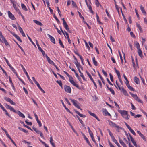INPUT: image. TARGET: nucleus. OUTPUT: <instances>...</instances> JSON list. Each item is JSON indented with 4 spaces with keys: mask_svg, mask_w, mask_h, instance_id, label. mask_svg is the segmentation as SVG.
<instances>
[{
    "mask_svg": "<svg viewBox=\"0 0 147 147\" xmlns=\"http://www.w3.org/2000/svg\"><path fill=\"white\" fill-rule=\"evenodd\" d=\"M109 125L112 127H118V125L112 121H109Z\"/></svg>",
    "mask_w": 147,
    "mask_h": 147,
    "instance_id": "obj_12",
    "label": "nucleus"
},
{
    "mask_svg": "<svg viewBox=\"0 0 147 147\" xmlns=\"http://www.w3.org/2000/svg\"><path fill=\"white\" fill-rule=\"evenodd\" d=\"M96 18H97V21L98 22V23L99 24H102V22L100 21L99 20V16H98L97 13H96Z\"/></svg>",
    "mask_w": 147,
    "mask_h": 147,
    "instance_id": "obj_45",
    "label": "nucleus"
},
{
    "mask_svg": "<svg viewBox=\"0 0 147 147\" xmlns=\"http://www.w3.org/2000/svg\"><path fill=\"white\" fill-rule=\"evenodd\" d=\"M69 78V81L73 85L77 87V88L80 89V88L79 85L75 83L74 81L73 80V78L71 76H69V77H68Z\"/></svg>",
    "mask_w": 147,
    "mask_h": 147,
    "instance_id": "obj_2",
    "label": "nucleus"
},
{
    "mask_svg": "<svg viewBox=\"0 0 147 147\" xmlns=\"http://www.w3.org/2000/svg\"><path fill=\"white\" fill-rule=\"evenodd\" d=\"M14 41L17 44V45H18V47L20 48V49H21L22 51H23L25 54V52L23 49V48L21 47V46L15 40H14Z\"/></svg>",
    "mask_w": 147,
    "mask_h": 147,
    "instance_id": "obj_35",
    "label": "nucleus"
},
{
    "mask_svg": "<svg viewBox=\"0 0 147 147\" xmlns=\"http://www.w3.org/2000/svg\"><path fill=\"white\" fill-rule=\"evenodd\" d=\"M37 86L42 92L44 93H45V92L43 90V89L41 87L39 84H38Z\"/></svg>",
    "mask_w": 147,
    "mask_h": 147,
    "instance_id": "obj_38",
    "label": "nucleus"
},
{
    "mask_svg": "<svg viewBox=\"0 0 147 147\" xmlns=\"http://www.w3.org/2000/svg\"><path fill=\"white\" fill-rule=\"evenodd\" d=\"M129 130L134 135H136V134L134 131L130 127L129 129Z\"/></svg>",
    "mask_w": 147,
    "mask_h": 147,
    "instance_id": "obj_44",
    "label": "nucleus"
},
{
    "mask_svg": "<svg viewBox=\"0 0 147 147\" xmlns=\"http://www.w3.org/2000/svg\"><path fill=\"white\" fill-rule=\"evenodd\" d=\"M87 7L88 8L89 10L90 11V12L92 14H94V12L92 9V7L90 5V4L89 5H88V6Z\"/></svg>",
    "mask_w": 147,
    "mask_h": 147,
    "instance_id": "obj_36",
    "label": "nucleus"
},
{
    "mask_svg": "<svg viewBox=\"0 0 147 147\" xmlns=\"http://www.w3.org/2000/svg\"><path fill=\"white\" fill-rule=\"evenodd\" d=\"M17 24L18 26V27L19 30L20 32V33H22V32H23V30H22V28H21V27L18 24V23H17Z\"/></svg>",
    "mask_w": 147,
    "mask_h": 147,
    "instance_id": "obj_50",
    "label": "nucleus"
},
{
    "mask_svg": "<svg viewBox=\"0 0 147 147\" xmlns=\"http://www.w3.org/2000/svg\"><path fill=\"white\" fill-rule=\"evenodd\" d=\"M128 116L129 117L130 116L128 115V114H127V115H126L124 116L123 117L125 118L126 120H128L129 119Z\"/></svg>",
    "mask_w": 147,
    "mask_h": 147,
    "instance_id": "obj_64",
    "label": "nucleus"
},
{
    "mask_svg": "<svg viewBox=\"0 0 147 147\" xmlns=\"http://www.w3.org/2000/svg\"><path fill=\"white\" fill-rule=\"evenodd\" d=\"M134 80L135 82L137 84H139L140 83L139 80L138 78L136 76L134 77Z\"/></svg>",
    "mask_w": 147,
    "mask_h": 147,
    "instance_id": "obj_26",
    "label": "nucleus"
},
{
    "mask_svg": "<svg viewBox=\"0 0 147 147\" xmlns=\"http://www.w3.org/2000/svg\"><path fill=\"white\" fill-rule=\"evenodd\" d=\"M79 57H80V59L81 60V62H82V63L84 65V59L83 58V57H82V56L80 55H79V56H78Z\"/></svg>",
    "mask_w": 147,
    "mask_h": 147,
    "instance_id": "obj_59",
    "label": "nucleus"
},
{
    "mask_svg": "<svg viewBox=\"0 0 147 147\" xmlns=\"http://www.w3.org/2000/svg\"><path fill=\"white\" fill-rule=\"evenodd\" d=\"M107 130L109 132V134L110 136H111L112 140L115 138V137L113 136V135L112 134V133L111 132L110 130L109 129H107Z\"/></svg>",
    "mask_w": 147,
    "mask_h": 147,
    "instance_id": "obj_27",
    "label": "nucleus"
},
{
    "mask_svg": "<svg viewBox=\"0 0 147 147\" xmlns=\"http://www.w3.org/2000/svg\"><path fill=\"white\" fill-rule=\"evenodd\" d=\"M8 14L9 17L12 20H15L16 18L10 12V11H8Z\"/></svg>",
    "mask_w": 147,
    "mask_h": 147,
    "instance_id": "obj_10",
    "label": "nucleus"
},
{
    "mask_svg": "<svg viewBox=\"0 0 147 147\" xmlns=\"http://www.w3.org/2000/svg\"><path fill=\"white\" fill-rule=\"evenodd\" d=\"M112 141L115 142V143L117 146L118 147H121V146H120L118 142L116 139L115 138L113 140H112Z\"/></svg>",
    "mask_w": 147,
    "mask_h": 147,
    "instance_id": "obj_28",
    "label": "nucleus"
},
{
    "mask_svg": "<svg viewBox=\"0 0 147 147\" xmlns=\"http://www.w3.org/2000/svg\"><path fill=\"white\" fill-rule=\"evenodd\" d=\"M18 128L21 131H22L24 132L25 133H27L28 132V131L26 130L21 127H19Z\"/></svg>",
    "mask_w": 147,
    "mask_h": 147,
    "instance_id": "obj_37",
    "label": "nucleus"
},
{
    "mask_svg": "<svg viewBox=\"0 0 147 147\" xmlns=\"http://www.w3.org/2000/svg\"><path fill=\"white\" fill-rule=\"evenodd\" d=\"M21 7L22 8V9L24 11H27L28 10L26 8V7L25 6V5L23 3H21Z\"/></svg>",
    "mask_w": 147,
    "mask_h": 147,
    "instance_id": "obj_30",
    "label": "nucleus"
},
{
    "mask_svg": "<svg viewBox=\"0 0 147 147\" xmlns=\"http://www.w3.org/2000/svg\"><path fill=\"white\" fill-rule=\"evenodd\" d=\"M27 36H28V39L30 40V41L32 43L33 45H34L36 47V46L35 45L33 42L32 41V40L31 39V38L28 35H27Z\"/></svg>",
    "mask_w": 147,
    "mask_h": 147,
    "instance_id": "obj_53",
    "label": "nucleus"
},
{
    "mask_svg": "<svg viewBox=\"0 0 147 147\" xmlns=\"http://www.w3.org/2000/svg\"><path fill=\"white\" fill-rule=\"evenodd\" d=\"M38 50L40 51L42 53L44 57H46V55H47L45 53V51L41 49L40 46L38 47Z\"/></svg>",
    "mask_w": 147,
    "mask_h": 147,
    "instance_id": "obj_19",
    "label": "nucleus"
},
{
    "mask_svg": "<svg viewBox=\"0 0 147 147\" xmlns=\"http://www.w3.org/2000/svg\"><path fill=\"white\" fill-rule=\"evenodd\" d=\"M16 113L18 114L19 116L22 117L23 118H24L25 117L24 115L19 110L17 111Z\"/></svg>",
    "mask_w": 147,
    "mask_h": 147,
    "instance_id": "obj_15",
    "label": "nucleus"
},
{
    "mask_svg": "<svg viewBox=\"0 0 147 147\" xmlns=\"http://www.w3.org/2000/svg\"><path fill=\"white\" fill-rule=\"evenodd\" d=\"M13 6L14 9L16 11H19V9L18 8L16 7V5L13 4Z\"/></svg>",
    "mask_w": 147,
    "mask_h": 147,
    "instance_id": "obj_63",
    "label": "nucleus"
},
{
    "mask_svg": "<svg viewBox=\"0 0 147 147\" xmlns=\"http://www.w3.org/2000/svg\"><path fill=\"white\" fill-rule=\"evenodd\" d=\"M136 25L138 28L139 29L140 32H142V30L141 26L137 23H136Z\"/></svg>",
    "mask_w": 147,
    "mask_h": 147,
    "instance_id": "obj_29",
    "label": "nucleus"
},
{
    "mask_svg": "<svg viewBox=\"0 0 147 147\" xmlns=\"http://www.w3.org/2000/svg\"><path fill=\"white\" fill-rule=\"evenodd\" d=\"M109 76H110V80H111V81L112 82H113V75H112V74L111 73L109 74Z\"/></svg>",
    "mask_w": 147,
    "mask_h": 147,
    "instance_id": "obj_56",
    "label": "nucleus"
},
{
    "mask_svg": "<svg viewBox=\"0 0 147 147\" xmlns=\"http://www.w3.org/2000/svg\"><path fill=\"white\" fill-rule=\"evenodd\" d=\"M57 11L59 16L60 17H61V12H60L59 7L57 6Z\"/></svg>",
    "mask_w": 147,
    "mask_h": 147,
    "instance_id": "obj_60",
    "label": "nucleus"
},
{
    "mask_svg": "<svg viewBox=\"0 0 147 147\" xmlns=\"http://www.w3.org/2000/svg\"><path fill=\"white\" fill-rule=\"evenodd\" d=\"M118 111L120 113L122 116L127 115V111L125 110H118Z\"/></svg>",
    "mask_w": 147,
    "mask_h": 147,
    "instance_id": "obj_8",
    "label": "nucleus"
},
{
    "mask_svg": "<svg viewBox=\"0 0 147 147\" xmlns=\"http://www.w3.org/2000/svg\"><path fill=\"white\" fill-rule=\"evenodd\" d=\"M4 99L7 101L9 102L10 104L14 105H16V103L13 102L11 99L10 98H8L6 97H5L4 98Z\"/></svg>",
    "mask_w": 147,
    "mask_h": 147,
    "instance_id": "obj_6",
    "label": "nucleus"
},
{
    "mask_svg": "<svg viewBox=\"0 0 147 147\" xmlns=\"http://www.w3.org/2000/svg\"><path fill=\"white\" fill-rule=\"evenodd\" d=\"M70 100H71V101L73 103L74 105L78 109H80L81 110H82V109L78 105V102L77 101L75 100H73L71 99H70Z\"/></svg>",
    "mask_w": 147,
    "mask_h": 147,
    "instance_id": "obj_3",
    "label": "nucleus"
},
{
    "mask_svg": "<svg viewBox=\"0 0 147 147\" xmlns=\"http://www.w3.org/2000/svg\"><path fill=\"white\" fill-rule=\"evenodd\" d=\"M119 143L123 147H127L126 144L119 137Z\"/></svg>",
    "mask_w": 147,
    "mask_h": 147,
    "instance_id": "obj_16",
    "label": "nucleus"
},
{
    "mask_svg": "<svg viewBox=\"0 0 147 147\" xmlns=\"http://www.w3.org/2000/svg\"><path fill=\"white\" fill-rule=\"evenodd\" d=\"M122 15L123 17V19H124V20L125 22L126 23H127V19H126V18H125V16L124 14H123V12H122Z\"/></svg>",
    "mask_w": 147,
    "mask_h": 147,
    "instance_id": "obj_54",
    "label": "nucleus"
},
{
    "mask_svg": "<svg viewBox=\"0 0 147 147\" xmlns=\"http://www.w3.org/2000/svg\"><path fill=\"white\" fill-rule=\"evenodd\" d=\"M53 17H54V18L55 19V20H56L57 22L58 23H59L60 22V21H59V19L57 18V17L56 16H55V14H53Z\"/></svg>",
    "mask_w": 147,
    "mask_h": 147,
    "instance_id": "obj_55",
    "label": "nucleus"
},
{
    "mask_svg": "<svg viewBox=\"0 0 147 147\" xmlns=\"http://www.w3.org/2000/svg\"><path fill=\"white\" fill-rule=\"evenodd\" d=\"M72 5L73 7H77V5L76 4V3L74 2L73 1H72Z\"/></svg>",
    "mask_w": 147,
    "mask_h": 147,
    "instance_id": "obj_61",
    "label": "nucleus"
},
{
    "mask_svg": "<svg viewBox=\"0 0 147 147\" xmlns=\"http://www.w3.org/2000/svg\"><path fill=\"white\" fill-rule=\"evenodd\" d=\"M93 64L95 66H97L98 65L97 62L95 60V57H94L93 58Z\"/></svg>",
    "mask_w": 147,
    "mask_h": 147,
    "instance_id": "obj_32",
    "label": "nucleus"
},
{
    "mask_svg": "<svg viewBox=\"0 0 147 147\" xmlns=\"http://www.w3.org/2000/svg\"><path fill=\"white\" fill-rule=\"evenodd\" d=\"M138 54L139 55L141 58L143 57V56L142 54V52L141 49L140 48L138 49Z\"/></svg>",
    "mask_w": 147,
    "mask_h": 147,
    "instance_id": "obj_22",
    "label": "nucleus"
},
{
    "mask_svg": "<svg viewBox=\"0 0 147 147\" xmlns=\"http://www.w3.org/2000/svg\"><path fill=\"white\" fill-rule=\"evenodd\" d=\"M3 111L5 112V114L8 116L9 117L11 118H12V117H11V116L10 115H9V114L8 113L7 111V110L4 109L3 110Z\"/></svg>",
    "mask_w": 147,
    "mask_h": 147,
    "instance_id": "obj_34",
    "label": "nucleus"
},
{
    "mask_svg": "<svg viewBox=\"0 0 147 147\" xmlns=\"http://www.w3.org/2000/svg\"><path fill=\"white\" fill-rule=\"evenodd\" d=\"M10 32L11 33V34H12V35L14 36L20 42H22V41L20 39V38L15 33H12L11 32Z\"/></svg>",
    "mask_w": 147,
    "mask_h": 147,
    "instance_id": "obj_11",
    "label": "nucleus"
},
{
    "mask_svg": "<svg viewBox=\"0 0 147 147\" xmlns=\"http://www.w3.org/2000/svg\"><path fill=\"white\" fill-rule=\"evenodd\" d=\"M74 111L75 112V113H77L78 115L79 116H80V117H82L83 118H85L86 117V115H85L80 114L78 111L75 109L74 110Z\"/></svg>",
    "mask_w": 147,
    "mask_h": 147,
    "instance_id": "obj_18",
    "label": "nucleus"
},
{
    "mask_svg": "<svg viewBox=\"0 0 147 147\" xmlns=\"http://www.w3.org/2000/svg\"><path fill=\"white\" fill-rule=\"evenodd\" d=\"M88 132L89 133V134L91 136H92L93 135V134L92 133V132L91 131L90 129V128L89 127H88Z\"/></svg>",
    "mask_w": 147,
    "mask_h": 147,
    "instance_id": "obj_49",
    "label": "nucleus"
},
{
    "mask_svg": "<svg viewBox=\"0 0 147 147\" xmlns=\"http://www.w3.org/2000/svg\"><path fill=\"white\" fill-rule=\"evenodd\" d=\"M20 66H21L22 68V69L26 75L27 77V78L28 79L29 82L31 83V84H34L33 83V82L32 80L30 79V78L29 76L28 75V73L26 71L25 68L23 66V65L22 64H20Z\"/></svg>",
    "mask_w": 147,
    "mask_h": 147,
    "instance_id": "obj_1",
    "label": "nucleus"
},
{
    "mask_svg": "<svg viewBox=\"0 0 147 147\" xmlns=\"http://www.w3.org/2000/svg\"><path fill=\"white\" fill-rule=\"evenodd\" d=\"M96 4L97 7H98L99 5H100V6H101V5L100 4L98 0H96Z\"/></svg>",
    "mask_w": 147,
    "mask_h": 147,
    "instance_id": "obj_57",
    "label": "nucleus"
},
{
    "mask_svg": "<svg viewBox=\"0 0 147 147\" xmlns=\"http://www.w3.org/2000/svg\"><path fill=\"white\" fill-rule=\"evenodd\" d=\"M121 91L122 92L123 94L126 96H128V94L127 91L124 89L123 87L122 88Z\"/></svg>",
    "mask_w": 147,
    "mask_h": 147,
    "instance_id": "obj_24",
    "label": "nucleus"
},
{
    "mask_svg": "<svg viewBox=\"0 0 147 147\" xmlns=\"http://www.w3.org/2000/svg\"><path fill=\"white\" fill-rule=\"evenodd\" d=\"M56 82L62 88H63L62 86L63 84L61 80H57L56 81Z\"/></svg>",
    "mask_w": 147,
    "mask_h": 147,
    "instance_id": "obj_33",
    "label": "nucleus"
},
{
    "mask_svg": "<svg viewBox=\"0 0 147 147\" xmlns=\"http://www.w3.org/2000/svg\"><path fill=\"white\" fill-rule=\"evenodd\" d=\"M0 67L1 68V70H2L3 72L5 74V76H6V77H7L8 76V75L7 74L6 72L1 67V65H0Z\"/></svg>",
    "mask_w": 147,
    "mask_h": 147,
    "instance_id": "obj_48",
    "label": "nucleus"
},
{
    "mask_svg": "<svg viewBox=\"0 0 147 147\" xmlns=\"http://www.w3.org/2000/svg\"><path fill=\"white\" fill-rule=\"evenodd\" d=\"M45 57L47 60L48 62L50 64H53V65L55 64V63H54V62L53 61L50 60L49 57L47 55H46Z\"/></svg>",
    "mask_w": 147,
    "mask_h": 147,
    "instance_id": "obj_14",
    "label": "nucleus"
},
{
    "mask_svg": "<svg viewBox=\"0 0 147 147\" xmlns=\"http://www.w3.org/2000/svg\"><path fill=\"white\" fill-rule=\"evenodd\" d=\"M32 128L34 131L36 132L37 134H39L40 131L38 130L37 128L34 127H32Z\"/></svg>",
    "mask_w": 147,
    "mask_h": 147,
    "instance_id": "obj_42",
    "label": "nucleus"
},
{
    "mask_svg": "<svg viewBox=\"0 0 147 147\" xmlns=\"http://www.w3.org/2000/svg\"><path fill=\"white\" fill-rule=\"evenodd\" d=\"M128 88L131 91H135V89L129 85H128L127 86Z\"/></svg>",
    "mask_w": 147,
    "mask_h": 147,
    "instance_id": "obj_43",
    "label": "nucleus"
},
{
    "mask_svg": "<svg viewBox=\"0 0 147 147\" xmlns=\"http://www.w3.org/2000/svg\"><path fill=\"white\" fill-rule=\"evenodd\" d=\"M65 109H66V111H67V112H69V113L72 114L74 116H75L73 114V113L72 112H71L70 110L69 109L67 108L66 107H65Z\"/></svg>",
    "mask_w": 147,
    "mask_h": 147,
    "instance_id": "obj_58",
    "label": "nucleus"
},
{
    "mask_svg": "<svg viewBox=\"0 0 147 147\" xmlns=\"http://www.w3.org/2000/svg\"><path fill=\"white\" fill-rule=\"evenodd\" d=\"M88 113H89L91 115V116H92L95 117L96 119L98 121H100V120L98 119V117L94 113H92L90 111H88Z\"/></svg>",
    "mask_w": 147,
    "mask_h": 147,
    "instance_id": "obj_9",
    "label": "nucleus"
},
{
    "mask_svg": "<svg viewBox=\"0 0 147 147\" xmlns=\"http://www.w3.org/2000/svg\"><path fill=\"white\" fill-rule=\"evenodd\" d=\"M115 72L116 73L118 77L121 76L120 73L118 70H116Z\"/></svg>",
    "mask_w": 147,
    "mask_h": 147,
    "instance_id": "obj_62",
    "label": "nucleus"
},
{
    "mask_svg": "<svg viewBox=\"0 0 147 147\" xmlns=\"http://www.w3.org/2000/svg\"><path fill=\"white\" fill-rule=\"evenodd\" d=\"M85 140H86L87 143L90 146V147H93L92 145H91L90 142H89V140L87 138H86V139H85Z\"/></svg>",
    "mask_w": 147,
    "mask_h": 147,
    "instance_id": "obj_47",
    "label": "nucleus"
},
{
    "mask_svg": "<svg viewBox=\"0 0 147 147\" xmlns=\"http://www.w3.org/2000/svg\"><path fill=\"white\" fill-rule=\"evenodd\" d=\"M108 90H110L111 93L113 95H114L115 94V93L114 90L111 88H109Z\"/></svg>",
    "mask_w": 147,
    "mask_h": 147,
    "instance_id": "obj_41",
    "label": "nucleus"
},
{
    "mask_svg": "<svg viewBox=\"0 0 147 147\" xmlns=\"http://www.w3.org/2000/svg\"><path fill=\"white\" fill-rule=\"evenodd\" d=\"M64 27L65 28V29L68 32H70V30L68 27V25L67 24V23L66 22L64 23H63Z\"/></svg>",
    "mask_w": 147,
    "mask_h": 147,
    "instance_id": "obj_21",
    "label": "nucleus"
},
{
    "mask_svg": "<svg viewBox=\"0 0 147 147\" xmlns=\"http://www.w3.org/2000/svg\"><path fill=\"white\" fill-rule=\"evenodd\" d=\"M10 69L13 72L16 74V76H17V77H18V75L17 72L14 69L13 67H12Z\"/></svg>",
    "mask_w": 147,
    "mask_h": 147,
    "instance_id": "obj_52",
    "label": "nucleus"
},
{
    "mask_svg": "<svg viewBox=\"0 0 147 147\" xmlns=\"http://www.w3.org/2000/svg\"><path fill=\"white\" fill-rule=\"evenodd\" d=\"M64 88L66 92L69 93H71V89L69 86L65 85L64 86Z\"/></svg>",
    "mask_w": 147,
    "mask_h": 147,
    "instance_id": "obj_5",
    "label": "nucleus"
},
{
    "mask_svg": "<svg viewBox=\"0 0 147 147\" xmlns=\"http://www.w3.org/2000/svg\"><path fill=\"white\" fill-rule=\"evenodd\" d=\"M102 112L104 113H105V115L110 116V114L108 112L107 110L105 109H102Z\"/></svg>",
    "mask_w": 147,
    "mask_h": 147,
    "instance_id": "obj_17",
    "label": "nucleus"
},
{
    "mask_svg": "<svg viewBox=\"0 0 147 147\" xmlns=\"http://www.w3.org/2000/svg\"><path fill=\"white\" fill-rule=\"evenodd\" d=\"M33 21L35 23L38 25H39L41 26H42L43 25L42 24L41 22L35 20H34Z\"/></svg>",
    "mask_w": 147,
    "mask_h": 147,
    "instance_id": "obj_25",
    "label": "nucleus"
},
{
    "mask_svg": "<svg viewBox=\"0 0 147 147\" xmlns=\"http://www.w3.org/2000/svg\"><path fill=\"white\" fill-rule=\"evenodd\" d=\"M53 140L52 138V136H51L50 137V144L52 145V146H53V144H55L53 142Z\"/></svg>",
    "mask_w": 147,
    "mask_h": 147,
    "instance_id": "obj_46",
    "label": "nucleus"
},
{
    "mask_svg": "<svg viewBox=\"0 0 147 147\" xmlns=\"http://www.w3.org/2000/svg\"><path fill=\"white\" fill-rule=\"evenodd\" d=\"M133 98L138 102L141 103H142L143 102L138 98L137 95L136 94Z\"/></svg>",
    "mask_w": 147,
    "mask_h": 147,
    "instance_id": "obj_20",
    "label": "nucleus"
},
{
    "mask_svg": "<svg viewBox=\"0 0 147 147\" xmlns=\"http://www.w3.org/2000/svg\"><path fill=\"white\" fill-rule=\"evenodd\" d=\"M140 9L142 11V13H143L145 16H146V13L145 9H144V7L142 5H141V6L140 7Z\"/></svg>",
    "mask_w": 147,
    "mask_h": 147,
    "instance_id": "obj_23",
    "label": "nucleus"
},
{
    "mask_svg": "<svg viewBox=\"0 0 147 147\" xmlns=\"http://www.w3.org/2000/svg\"><path fill=\"white\" fill-rule=\"evenodd\" d=\"M128 134H129V136L130 138L131 141L132 142V143L134 142L135 141H134L132 136H131V135L129 133H128Z\"/></svg>",
    "mask_w": 147,
    "mask_h": 147,
    "instance_id": "obj_51",
    "label": "nucleus"
},
{
    "mask_svg": "<svg viewBox=\"0 0 147 147\" xmlns=\"http://www.w3.org/2000/svg\"><path fill=\"white\" fill-rule=\"evenodd\" d=\"M134 44L135 45L136 47L137 48V49H140V45L139 43L137 41H135L134 42Z\"/></svg>",
    "mask_w": 147,
    "mask_h": 147,
    "instance_id": "obj_31",
    "label": "nucleus"
},
{
    "mask_svg": "<svg viewBox=\"0 0 147 147\" xmlns=\"http://www.w3.org/2000/svg\"><path fill=\"white\" fill-rule=\"evenodd\" d=\"M5 106L7 108L9 109L11 111H13L16 113V111L13 108L11 107V106L8 105L6 103L5 104Z\"/></svg>",
    "mask_w": 147,
    "mask_h": 147,
    "instance_id": "obj_7",
    "label": "nucleus"
},
{
    "mask_svg": "<svg viewBox=\"0 0 147 147\" xmlns=\"http://www.w3.org/2000/svg\"><path fill=\"white\" fill-rule=\"evenodd\" d=\"M86 73L87 74V75L88 76L89 78L90 79V80H92L93 79L92 78L91 75L87 71H86Z\"/></svg>",
    "mask_w": 147,
    "mask_h": 147,
    "instance_id": "obj_39",
    "label": "nucleus"
},
{
    "mask_svg": "<svg viewBox=\"0 0 147 147\" xmlns=\"http://www.w3.org/2000/svg\"><path fill=\"white\" fill-rule=\"evenodd\" d=\"M59 44H60L61 46L63 48H64V46L63 44V43H62V42L60 38H59Z\"/></svg>",
    "mask_w": 147,
    "mask_h": 147,
    "instance_id": "obj_40",
    "label": "nucleus"
},
{
    "mask_svg": "<svg viewBox=\"0 0 147 147\" xmlns=\"http://www.w3.org/2000/svg\"><path fill=\"white\" fill-rule=\"evenodd\" d=\"M47 36L50 38V40L52 43L54 44H55V41L53 37L51 36L49 34H47Z\"/></svg>",
    "mask_w": 147,
    "mask_h": 147,
    "instance_id": "obj_13",
    "label": "nucleus"
},
{
    "mask_svg": "<svg viewBox=\"0 0 147 147\" xmlns=\"http://www.w3.org/2000/svg\"><path fill=\"white\" fill-rule=\"evenodd\" d=\"M0 36L2 39V40L3 41V42L4 43L6 46H7L9 45L8 44V42L6 40L5 38L4 37V36L2 35L1 32L0 31Z\"/></svg>",
    "mask_w": 147,
    "mask_h": 147,
    "instance_id": "obj_4",
    "label": "nucleus"
}]
</instances>
